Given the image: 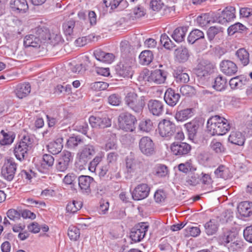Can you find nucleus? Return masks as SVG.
Masks as SVG:
<instances>
[{"label": "nucleus", "mask_w": 252, "mask_h": 252, "mask_svg": "<svg viewBox=\"0 0 252 252\" xmlns=\"http://www.w3.org/2000/svg\"><path fill=\"white\" fill-rule=\"evenodd\" d=\"M144 106L143 97H139L134 92L127 94V132L135 131L137 123L136 115L142 112Z\"/></svg>", "instance_id": "f257e3e1"}, {"label": "nucleus", "mask_w": 252, "mask_h": 252, "mask_svg": "<svg viewBox=\"0 0 252 252\" xmlns=\"http://www.w3.org/2000/svg\"><path fill=\"white\" fill-rule=\"evenodd\" d=\"M207 129L212 135H222L230 128L228 120L219 115L212 116L207 122Z\"/></svg>", "instance_id": "f03ea898"}, {"label": "nucleus", "mask_w": 252, "mask_h": 252, "mask_svg": "<svg viewBox=\"0 0 252 252\" xmlns=\"http://www.w3.org/2000/svg\"><path fill=\"white\" fill-rule=\"evenodd\" d=\"M47 34V29L45 28H36L32 33L25 37L24 44L26 47H39L43 39L46 38Z\"/></svg>", "instance_id": "7ed1b4c3"}, {"label": "nucleus", "mask_w": 252, "mask_h": 252, "mask_svg": "<svg viewBox=\"0 0 252 252\" xmlns=\"http://www.w3.org/2000/svg\"><path fill=\"white\" fill-rule=\"evenodd\" d=\"M33 139L30 135L24 136L21 140L17 143L14 149V154L17 159L23 160L32 146Z\"/></svg>", "instance_id": "20e7f679"}, {"label": "nucleus", "mask_w": 252, "mask_h": 252, "mask_svg": "<svg viewBox=\"0 0 252 252\" xmlns=\"http://www.w3.org/2000/svg\"><path fill=\"white\" fill-rule=\"evenodd\" d=\"M17 168V164L13 158L7 159L1 168L2 177L8 181H12L15 176Z\"/></svg>", "instance_id": "39448f33"}, {"label": "nucleus", "mask_w": 252, "mask_h": 252, "mask_svg": "<svg viewBox=\"0 0 252 252\" xmlns=\"http://www.w3.org/2000/svg\"><path fill=\"white\" fill-rule=\"evenodd\" d=\"M158 130L161 137L170 138L176 132V127L173 122L163 119L159 123Z\"/></svg>", "instance_id": "423d86ee"}, {"label": "nucleus", "mask_w": 252, "mask_h": 252, "mask_svg": "<svg viewBox=\"0 0 252 252\" xmlns=\"http://www.w3.org/2000/svg\"><path fill=\"white\" fill-rule=\"evenodd\" d=\"M170 150L173 155L177 158H181L189 155L191 146L186 142L175 141L171 144Z\"/></svg>", "instance_id": "0eeeda50"}, {"label": "nucleus", "mask_w": 252, "mask_h": 252, "mask_svg": "<svg viewBox=\"0 0 252 252\" xmlns=\"http://www.w3.org/2000/svg\"><path fill=\"white\" fill-rule=\"evenodd\" d=\"M73 156L71 152L63 151L60 155L56 164V169L58 171L64 172L69 167L72 161Z\"/></svg>", "instance_id": "6e6552de"}, {"label": "nucleus", "mask_w": 252, "mask_h": 252, "mask_svg": "<svg viewBox=\"0 0 252 252\" xmlns=\"http://www.w3.org/2000/svg\"><path fill=\"white\" fill-rule=\"evenodd\" d=\"M149 225L146 222L135 225L131 230L130 238L134 242L141 241L145 237Z\"/></svg>", "instance_id": "1a4fd4ad"}, {"label": "nucleus", "mask_w": 252, "mask_h": 252, "mask_svg": "<svg viewBox=\"0 0 252 252\" xmlns=\"http://www.w3.org/2000/svg\"><path fill=\"white\" fill-rule=\"evenodd\" d=\"M214 65L209 60L201 59L195 69V72L198 77L207 76L213 70Z\"/></svg>", "instance_id": "9d476101"}, {"label": "nucleus", "mask_w": 252, "mask_h": 252, "mask_svg": "<svg viewBox=\"0 0 252 252\" xmlns=\"http://www.w3.org/2000/svg\"><path fill=\"white\" fill-rule=\"evenodd\" d=\"M139 147L142 153L147 156H152L156 153L155 145L149 137H142L139 142Z\"/></svg>", "instance_id": "9b49d317"}, {"label": "nucleus", "mask_w": 252, "mask_h": 252, "mask_svg": "<svg viewBox=\"0 0 252 252\" xmlns=\"http://www.w3.org/2000/svg\"><path fill=\"white\" fill-rule=\"evenodd\" d=\"M128 55H127V78L132 79L134 69L136 68L135 45H130Z\"/></svg>", "instance_id": "f8f14e48"}, {"label": "nucleus", "mask_w": 252, "mask_h": 252, "mask_svg": "<svg viewBox=\"0 0 252 252\" xmlns=\"http://www.w3.org/2000/svg\"><path fill=\"white\" fill-rule=\"evenodd\" d=\"M237 234L230 230L223 229L222 232L218 236V241L220 244L225 247L229 245L236 239Z\"/></svg>", "instance_id": "ddd939ff"}, {"label": "nucleus", "mask_w": 252, "mask_h": 252, "mask_svg": "<svg viewBox=\"0 0 252 252\" xmlns=\"http://www.w3.org/2000/svg\"><path fill=\"white\" fill-rule=\"evenodd\" d=\"M150 188L146 184L138 185L132 192V197L135 200L143 199L149 195Z\"/></svg>", "instance_id": "4468645a"}, {"label": "nucleus", "mask_w": 252, "mask_h": 252, "mask_svg": "<svg viewBox=\"0 0 252 252\" xmlns=\"http://www.w3.org/2000/svg\"><path fill=\"white\" fill-rule=\"evenodd\" d=\"M201 126L202 122L197 118H195L184 125L189 139H193L196 136Z\"/></svg>", "instance_id": "2eb2a0df"}, {"label": "nucleus", "mask_w": 252, "mask_h": 252, "mask_svg": "<svg viewBox=\"0 0 252 252\" xmlns=\"http://www.w3.org/2000/svg\"><path fill=\"white\" fill-rule=\"evenodd\" d=\"M235 8L234 7L227 6L217 17L216 21L221 24H226L235 17Z\"/></svg>", "instance_id": "dca6fc26"}, {"label": "nucleus", "mask_w": 252, "mask_h": 252, "mask_svg": "<svg viewBox=\"0 0 252 252\" xmlns=\"http://www.w3.org/2000/svg\"><path fill=\"white\" fill-rule=\"evenodd\" d=\"M94 182V178L89 176L81 175L78 178V185L81 192L89 194L91 192V185Z\"/></svg>", "instance_id": "f3484780"}, {"label": "nucleus", "mask_w": 252, "mask_h": 252, "mask_svg": "<svg viewBox=\"0 0 252 252\" xmlns=\"http://www.w3.org/2000/svg\"><path fill=\"white\" fill-rule=\"evenodd\" d=\"M148 107L150 113L156 116H160L164 111L162 102L158 100H150L148 103Z\"/></svg>", "instance_id": "a211bd4d"}, {"label": "nucleus", "mask_w": 252, "mask_h": 252, "mask_svg": "<svg viewBox=\"0 0 252 252\" xmlns=\"http://www.w3.org/2000/svg\"><path fill=\"white\" fill-rule=\"evenodd\" d=\"M89 123L93 127L105 128L110 126L111 121L108 118H99L92 116L89 118Z\"/></svg>", "instance_id": "6ab92c4d"}, {"label": "nucleus", "mask_w": 252, "mask_h": 252, "mask_svg": "<svg viewBox=\"0 0 252 252\" xmlns=\"http://www.w3.org/2000/svg\"><path fill=\"white\" fill-rule=\"evenodd\" d=\"M220 68L221 71L228 76L233 75L238 71L237 65L229 60L222 61L220 63Z\"/></svg>", "instance_id": "aec40b11"}, {"label": "nucleus", "mask_w": 252, "mask_h": 252, "mask_svg": "<svg viewBox=\"0 0 252 252\" xmlns=\"http://www.w3.org/2000/svg\"><path fill=\"white\" fill-rule=\"evenodd\" d=\"M95 153L94 146L88 144L82 147L77 154L79 159L87 162Z\"/></svg>", "instance_id": "412c9836"}, {"label": "nucleus", "mask_w": 252, "mask_h": 252, "mask_svg": "<svg viewBox=\"0 0 252 252\" xmlns=\"http://www.w3.org/2000/svg\"><path fill=\"white\" fill-rule=\"evenodd\" d=\"M180 98V94L171 88H168L165 92L164 99L169 106H175Z\"/></svg>", "instance_id": "4be33fe9"}, {"label": "nucleus", "mask_w": 252, "mask_h": 252, "mask_svg": "<svg viewBox=\"0 0 252 252\" xmlns=\"http://www.w3.org/2000/svg\"><path fill=\"white\" fill-rule=\"evenodd\" d=\"M194 115L193 108H186L181 109L178 106L175 114V118L178 122H184L191 118Z\"/></svg>", "instance_id": "5701e85b"}, {"label": "nucleus", "mask_w": 252, "mask_h": 252, "mask_svg": "<svg viewBox=\"0 0 252 252\" xmlns=\"http://www.w3.org/2000/svg\"><path fill=\"white\" fill-rule=\"evenodd\" d=\"M94 55L97 60L107 63H111L115 59L113 54L105 52L99 49L94 51Z\"/></svg>", "instance_id": "b1692460"}, {"label": "nucleus", "mask_w": 252, "mask_h": 252, "mask_svg": "<svg viewBox=\"0 0 252 252\" xmlns=\"http://www.w3.org/2000/svg\"><path fill=\"white\" fill-rule=\"evenodd\" d=\"M175 61L180 63L186 62L189 57V53L188 48L184 46H180L174 51Z\"/></svg>", "instance_id": "393cba45"}, {"label": "nucleus", "mask_w": 252, "mask_h": 252, "mask_svg": "<svg viewBox=\"0 0 252 252\" xmlns=\"http://www.w3.org/2000/svg\"><path fill=\"white\" fill-rule=\"evenodd\" d=\"M219 226L220 222L219 219H212L204 224L205 232L208 236L213 235L217 233Z\"/></svg>", "instance_id": "a878e982"}, {"label": "nucleus", "mask_w": 252, "mask_h": 252, "mask_svg": "<svg viewBox=\"0 0 252 252\" xmlns=\"http://www.w3.org/2000/svg\"><path fill=\"white\" fill-rule=\"evenodd\" d=\"M237 210L241 216L250 217L252 215V202L246 201L240 202L237 206Z\"/></svg>", "instance_id": "bb28decb"}, {"label": "nucleus", "mask_w": 252, "mask_h": 252, "mask_svg": "<svg viewBox=\"0 0 252 252\" xmlns=\"http://www.w3.org/2000/svg\"><path fill=\"white\" fill-rule=\"evenodd\" d=\"M63 138L59 136L55 140L50 142L47 146L49 152L53 155H57L60 153L63 148Z\"/></svg>", "instance_id": "cd10ccee"}, {"label": "nucleus", "mask_w": 252, "mask_h": 252, "mask_svg": "<svg viewBox=\"0 0 252 252\" xmlns=\"http://www.w3.org/2000/svg\"><path fill=\"white\" fill-rule=\"evenodd\" d=\"M31 90V86L29 83L20 84L16 87L14 93L18 98L22 99L29 94Z\"/></svg>", "instance_id": "c85d7f7f"}, {"label": "nucleus", "mask_w": 252, "mask_h": 252, "mask_svg": "<svg viewBox=\"0 0 252 252\" xmlns=\"http://www.w3.org/2000/svg\"><path fill=\"white\" fill-rule=\"evenodd\" d=\"M167 75V72L163 69H156L151 72L152 82L157 84H161L165 82Z\"/></svg>", "instance_id": "c756f323"}, {"label": "nucleus", "mask_w": 252, "mask_h": 252, "mask_svg": "<svg viewBox=\"0 0 252 252\" xmlns=\"http://www.w3.org/2000/svg\"><path fill=\"white\" fill-rule=\"evenodd\" d=\"M228 141L233 144L243 146L245 143V137L242 132L233 131H231L228 137Z\"/></svg>", "instance_id": "7c9ffc66"}, {"label": "nucleus", "mask_w": 252, "mask_h": 252, "mask_svg": "<svg viewBox=\"0 0 252 252\" xmlns=\"http://www.w3.org/2000/svg\"><path fill=\"white\" fill-rule=\"evenodd\" d=\"M10 4L11 8L14 11L24 13L29 8L26 0H11Z\"/></svg>", "instance_id": "2f4dec72"}, {"label": "nucleus", "mask_w": 252, "mask_h": 252, "mask_svg": "<svg viewBox=\"0 0 252 252\" xmlns=\"http://www.w3.org/2000/svg\"><path fill=\"white\" fill-rule=\"evenodd\" d=\"M188 31L187 27H181L176 28L172 34V37L177 42H182L185 38Z\"/></svg>", "instance_id": "473e14b6"}, {"label": "nucleus", "mask_w": 252, "mask_h": 252, "mask_svg": "<svg viewBox=\"0 0 252 252\" xmlns=\"http://www.w3.org/2000/svg\"><path fill=\"white\" fill-rule=\"evenodd\" d=\"M236 55L240 63L244 65H248L250 62V55L244 48L239 49L236 53Z\"/></svg>", "instance_id": "72a5a7b5"}, {"label": "nucleus", "mask_w": 252, "mask_h": 252, "mask_svg": "<svg viewBox=\"0 0 252 252\" xmlns=\"http://www.w3.org/2000/svg\"><path fill=\"white\" fill-rule=\"evenodd\" d=\"M106 138H108V140L105 144L104 149L106 151L114 150L116 149V135L110 131H108L106 135Z\"/></svg>", "instance_id": "f704fd0d"}, {"label": "nucleus", "mask_w": 252, "mask_h": 252, "mask_svg": "<svg viewBox=\"0 0 252 252\" xmlns=\"http://www.w3.org/2000/svg\"><path fill=\"white\" fill-rule=\"evenodd\" d=\"M140 63L143 65L149 64L153 59V54L150 50H145L139 56Z\"/></svg>", "instance_id": "c9c22d12"}, {"label": "nucleus", "mask_w": 252, "mask_h": 252, "mask_svg": "<svg viewBox=\"0 0 252 252\" xmlns=\"http://www.w3.org/2000/svg\"><path fill=\"white\" fill-rule=\"evenodd\" d=\"M246 83V79L242 76H236L229 81V85L232 89L242 88Z\"/></svg>", "instance_id": "e433bc0d"}, {"label": "nucleus", "mask_w": 252, "mask_h": 252, "mask_svg": "<svg viewBox=\"0 0 252 252\" xmlns=\"http://www.w3.org/2000/svg\"><path fill=\"white\" fill-rule=\"evenodd\" d=\"M204 38V34L200 30L195 29L192 30L188 37V41L190 44H193L196 41Z\"/></svg>", "instance_id": "4c0bfd02"}, {"label": "nucleus", "mask_w": 252, "mask_h": 252, "mask_svg": "<svg viewBox=\"0 0 252 252\" xmlns=\"http://www.w3.org/2000/svg\"><path fill=\"white\" fill-rule=\"evenodd\" d=\"M215 174L217 178L226 180L231 177L229 169L225 166L221 165L215 171Z\"/></svg>", "instance_id": "58836bf2"}, {"label": "nucleus", "mask_w": 252, "mask_h": 252, "mask_svg": "<svg viewBox=\"0 0 252 252\" xmlns=\"http://www.w3.org/2000/svg\"><path fill=\"white\" fill-rule=\"evenodd\" d=\"M178 169L184 173H187L189 172H193L196 170V167L192 164V160L189 159L185 163H182L178 165Z\"/></svg>", "instance_id": "ea45409f"}, {"label": "nucleus", "mask_w": 252, "mask_h": 252, "mask_svg": "<svg viewBox=\"0 0 252 252\" xmlns=\"http://www.w3.org/2000/svg\"><path fill=\"white\" fill-rule=\"evenodd\" d=\"M227 81L225 78L219 76L215 79L213 88L218 91H221L226 87Z\"/></svg>", "instance_id": "a19ab883"}, {"label": "nucleus", "mask_w": 252, "mask_h": 252, "mask_svg": "<svg viewBox=\"0 0 252 252\" xmlns=\"http://www.w3.org/2000/svg\"><path fill=\"white\" fill-rule=\"evenodd\" d=\"M83 203L80 201L73 200L68 203L66 210L67 212L75 213L79 210L82 207Z\"/></svg>", "instance_id": "79ce46f5"}, {"label": "nucleus", "mask_w": 252, "mask_h": 252, "mask_svg": "<svg viewBox=\"0 0 252 252\" xmlns=\"http://www.w3.org/2000/svg\"><path fill=\"white\" fill-rule=\"evenodd\" d=\"M47 35L46 38L43 39L44 42H47L54 45L58 44L62 40V37L60 34L53 33L52 34L49 32L48 30L47 29Z\"/></svg>", "instance_id": "37998d69"}, {"label": "nucleus", "mask_w": 252, "mask_h": 252, "mask_svg": "<svg viewBox=\"0 0 252 252\" xmlns=\"http://www.w3.org/2000/svg\"><path fill=\"white\" fill-rule=\"evenodd\" d=\"M14 140V138L2 130L0 133V145L3 146L11 144Z\"/></svg>", "instance_id": "c03bdc74"}, {"label": "nucleus", "mask_w": 252, "mask_h": 252, "mask_svg": "<svg viewBox=\"0 0 252 252\" xmlns=\"http://www.w3.org/2000/svg\"><path fill=\"white\" fill-rule=\"evenodd\" d=\"M173 75L176 78V82L178 83H187L189 81V75L186 73L183 72L182 71H175Z\"/></svg>", "instance_id": "a18cd8bd"}, {"label": "nucleus", "mask_w": 252, "mask_h": 252, "mask_svg": "<svg viewBox=\"0 0 252 252\" xmlns=\"http://www.w3.org/2000/svg\"><path fill=\"white\" fill-rule=\"evenodd\" d=\"M116 71L118 75L123 77L126 76V60L123 58L116 66Z\"/></svg>", "instance_id": "49530a36"}, {"label": "nucleus", "mask_w": 252, "mask_h": 252, "mask_svg": "<svg viewBox=\"0 0 252 252\" xmlns=\"http://www.w3.org/2000/svg\"><path fill=\"white\" fill-rule=\"evenodd\" d=\"M149 7L154 11L158 12L165 6L162 0H149Z\"/></svg>", "instance_id": "de8ad7c7"}, {"label": "nucleus", "mask_w": 252, "mask_h": 252, "mask_svg": "<svg viewBox=\"0 0 252 252\" xmlns=\"http://www.w3.org/2000/svg\"><path fill=\"white\" fill-rule=\"evenodd\" d=\"M75 21L73 19H70L63 23V28L65 34L71 35L73 33Z\"/></svg>", "instance_id": "09e8293b"}, {"label": "nucleus", "mask_w": 252, "mask_h": 252, "mask_svg": "<svg viewBox=\"0 0 252 252\" xmlns=\"http://www.w3.org/2000/svg\"><path fill=\"white\" fill-rule=\"evenodd\" d=\"M67 234L71 240L77 241L80 235L79 228L75 226L71 225L68 229Z\"/></svg>", "instance_id": "8fccbe9b"}, {"label": "nucleus", "mask_w": 252, "mask_h": 252, "mask_svg": "<svg viewBox=\"0 0 252 252\" xmlns=\"http://www.w3.org/2000/svg\"><path fill=\"white\" fill-rule=\"evenodd\" d=\"M139 127L140 130L149 132L153 129V122L149 119L142 121L139 124Z\"/></svg>", "instance_id": "3c124183"}, {"label": "nucleus", "mask_w": 252, "mask_h": 252, "mask_svg": "<svg viewBox=\"0 0 252 252\" xmlns=\"http://www.w3.org/2000/svg\"><path fill=\"white\" fill-rule=\"evenodd\" d=\"M246 244L241 239L234 240L228 247L232 251H238L243 249Z\"/></svg>", "instance_id": "603ef678"}, {"label": "nucleus", "mask_w": 252, "mask_h": 252, "mask_svg": "<svg viewBox=\"0 0 252 252\" xmlns=\"http://www.w3.org/2000/svg\"><path fill=\"white\" fill-rule=\"evenodd\" d=\"M55 90V93L58 94H69L71 93V87L70 85L63 83V85H57Z\"/></svg>", "instance_id": "864d4df0"}, {"label": "nucleus", "mask_w": 252, "mask_h": 252, "mask_svg": "<svg viewBox=\"0 0 252 252\" xmlns=\"http://www.w3.org/2000/svg\"><path fill=\"white\" fill-rule=\"evenodd\" d=\"M180 92L182 95L186 96H192L196 93L195 89L192 86L185 85L180 88Z\"/></svg>", "instance_id": "5fc2aeb1"}, {"label": "nucleus", "mask_w": 252, "mask_h": 252, "mask_svg": "<svg viewBox=\"0 0 252 252\" xmlns=\"http://www.w3.org/2000/svg\"><path fill=\"white\" fill-rule=\"evenodd\" d=\"M123 0H103L105 7L109 8V12L111 13L118 7Z\"/></svg>", "instance_id": "6e6d98bb"}, {"label": "nucleus", "mask_w": 252, "mask_h": 252, "mask_svg": "<svg viewBox=\"0 0 252 252\" xmlns=\"http://www.w3.org/2000/svg\"><path fill=\"white\" fill-rule=\"evenodd\" d=\"M82 142V139L79 136H72L69 137L66 142V146L68 148L73 149Z\"/></svg>", "instance_id": "4d7b16f0"}, {"label": "nucleus", "mask_w": 252, "mask_h": 252, "mask_svg": "<svg viewBox=\"0 0 252 252\" xmlns=\"http://www.w3.org/2000/svg\"><path fill=\"white\" fill-rule=\"evenodd\" d=\"M109 84L104 82H95L91 84V88L95 91H100L106 90Z\"/></svg>", "instance_id": "13d9d810"}, {"label": "nucleus", "mask_w": 252, "mask_h": 252, "mask_svg": "<svg viewBox=\"0 0 252 252\" xmlns=\"http://www.w3.org/2000/svg\"><path fill=\"white\" fill-rule=\"evenodd\" d=\"M54 157L49 154H44L42 157V164L44 166L45 168H49L52 167L54 163Z\"/></svg>", "instance_id": "bf43d9fd"}, {"label": "nucleus", "mask_w": 252, "mask_h": 252, "mask_svg": "<svg viewBox=\"0 0 252 252\" xmlns=\"http://www.w3.org/2000/svg\"><path fill=\"white\" fill-rule=\"evenodd\" d=\"M118 155L116 152H110L107 155L106 160L107 163L110 166H115L118 158Z\"/></svg>", "instance_id": "052dcab7"}, {"label": "nucleus", "mask_w": 252, "mask_h": 252, "mask_svg": "<svg viewBox=\"0 0 252 252\" xmlns=\"http://www.w3.org/2000/svg\"><path fill=\"white\" fill-rule=\"evenodd\" d=\"M151 77V72L147 69H144L140 73L138 79L140 81L146 82H152Z\"/></svg>", "instance_id": "680f3d73"}, {"label": "nucleus", "mask_w": 252, "mask_h": 252, "mask_svg": "<svg viewBox=\"0 0 252 252\" xmlns=\"http://www.w3.org/2000/svg\"><path fill=\"white\" fill-rule=\"evenodd\" d=\"M77 178L76 175L74 173H68L63 178V182L66 185L71 186V188H73L75 186V181Z\"/></svg>", "instance_id": "e2e57ef3"}, {"label": "nucleus", "mask_w": 252, "mask_h": 252, "mask_svg": "<svg viewBox=\"0 0 252 252\" xmlns=\"http://www.w3.org/2000/svg\"><path fill=\"white\" fill-rule=\"evenodd\" d=\"M168 174L167 166L163 164H159L156 169L155 175L159 177H164Z\"/></svg>", "instance_id": "0e129e2a"}, {"label": "nucleus", "mask_w": 252, "mask_h": 252, "mask_svg": "<svg viewBox=\"0 0 252 252\" xmlns=\"http://www.w3.org/2000/svg\"><path fill=\"white\" fill-rule=\"evenodd\" d=\"M160 41L165 48L170 49L173 47L172 41L166 34L161 35Z\"/></svg>", "instance_id": "69168bd1"}, {"label": "nucleus", "mask_w": 252, "mask_h": 252, "mask_svg": "<svg viewBox=\"0 0 252 252\" xmlns=\"http://www.w3.org/2000/svg\"><path fill=\"white\" fill-rule=\"evenodd\" d=\"M108 103L113 106H118L121 103L122 100L121 97L116 94L110 95L108 97Z\"/></svg>", "instance_id": "338daca9"}, {"label": "nucleus", "mask_w": 252, "mask_h": 252, "mask_svg": "<svg viewBox=\"0 0 252 252\" xmlns=\"http://www.w3.org/2000/svg\"><path fill=\"white\" fill-rule=\"evenodd\" d=\"M243 235L247 241L252 243V224L246 227L244 230Z\"/></svg>", "instance_id": "774afa93"}]
</instances>
